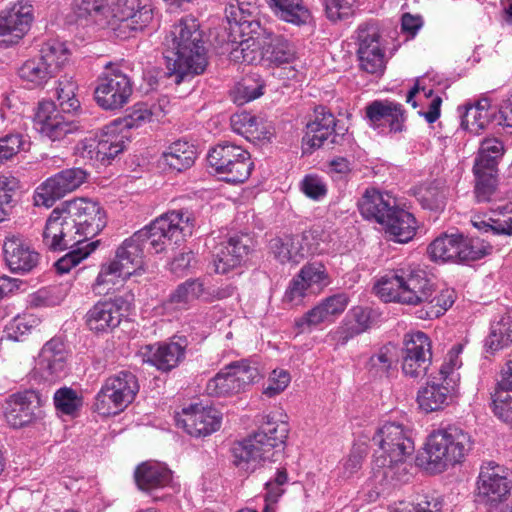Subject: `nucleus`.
Returning <instances> with one entry per match:
<instances>
[{"instance_id": "obj_1", "label": "nucleus", "mask_w": 512, "mask_h": 512, "mask_svg": "<svg viewBox=\"0 0 512 512\" xmlns=\"http://www.w3.org/2000/svg\"><path fill=\"white\" fill-rule=\"evenodd\" d=\"M106 225L99 203L78 198L55 208L46 221L43 242L50 250L89 243Z\"/></svg>"}, {"instance_id": "obj_2", "label": "nucleus", "mask_w": 512, "mask_h": 512, "mask_svg": "<svg viewBox=\"0 0 512 512\" xmlns=\"http://www.w3.org/2000/svg\"><path fill=\"white\" fill-rule=\"evenodd\" d=\"M373 441L379 445L373 460V477L382 486H396L409 481L406 459L414 452L412 430L399 422H385Z\"/></svg>"}, {"instance_id": "obj_3", "label": "nucleus", "mask_w": 512, "mask_h": 512, "mask_svg": "<svg viewBox=\"0 0 512 512\" xmlns=\"http://www.w3.org/2000/svg\"><path fill=\"white\" fill-rule=\"evenodd\" d=\"M166 65L170 77L180 84L187 77L204 72L206 49L198 21L192 16L181 18L165 38Z\"/></svg>"}, {"instance_id": "obj_4", "label": "nucleus", "mask_w": 512, "mask_h": 512, "mask_svg": "<svg viewBox=\"0 0 512 512\" xmlns=\"http://www.w3.org/2000/svg\"><path fill=\"white\" fill-rule=\"evenodd\" d=\"M287 415L274 411L263 415L258 430L250 437L235 443L231 449L232 463L240 471L253 473L267 461H273L274 449L288 437Z\"/></svg>"}, {"instance_id": "obj_5", "label": "nucleus", "mask_w": 512, "mask_h": 512, "mask_svg": "<svg viewBox=\"0 0 512 512\" xmlns=\"http://www.w3.org/2000/svg\"><path fill=\"white\" fill-rule=\"evenodd\" d=\"M472 446V438L466 430L457 425H448L428 436L425 452L418 457V461L426 470L440 473L449 466L461 463Z\"/></svg>"}, {"instance_id": "obj_6", "label": "nucleus", "mask_w": 512, "mask_h": 512, "mask_svg": "<svg viewBox=\"0 0 512 512\" xmlns=\"http://www.w3.org/2000/svg\"><path fill=\"white\" fill-rule=\"evenodd\" d=\"M376 294L385 302L421 305L434 294L435 285L424 270L403 267L380 277L374 285Z\"/></svg>"}, {"instance_id": "obj_7", "label": "nucleus", "mask_w": 512, "mask_h": 512, "mask_svg": "<svg viewBox=\"0 0 512 512\" xmlns=\"http://www.w3.org/2000/svg\"><path fill=\"white\" fill-rule=\"evenodd\" d=\"M195 218L188 211L173 210L157 217L149 225L135 232L145 251L160 253L167 242L179 244L193 233Z\"/></svg>"}, {"instance_id": "obj_8", "label": "nucleus", "mask_w": 512, "mask_h": 512, "mask_svg": "<svg viewBox=\"0 0 512 512\" xmlns=\"http://www.w3.org/2000/svg\"><path fill=\"white\" fill-rule=\"evenodd\" d=\"M225 12L231 32L242 38L231 50V59L247 64H264L265 41L259 38L262 31L260 22L239 5H230Z\"/></svg>"}, {"instance_id": "obj_9", "label": "nucleus", "mask_w": 512, "mask_h": 512, "mask_svg": "<svg viewBox=\"0 0 512 512\" xmlns=\"http://www.w3.org/2000/svg\"><path fill=\"white\" fill-rule=\"evenodd\" d=\"M145 248L136 239L135 233L123 241L117 248L115 259L104 264L95 280L94 290L102 294L100 289L103 285H116L119 279L129 278L131 275L142 270L144 266Z\"/></svg>"}, {"instance_id": "obj_10", "label": "nucleus", "mask_w": 512, "mask_h": 512, "mask_svg": "<svg viewBox=\"0 0 512 512\" xmlns=\"http://www.w3.org/2000/svg\"><path fill=\"white\" fill-rule=\"evenodd\" d=\"M491 249L478 238L443 233L429 244L427 253L434 262L464 263L483 258Z\"/></svg>"}, {"instance_id": "obj_11", "label": "nucleus", "mask_w": 512, "mask_h": 512, "mask_svg": "<svg viewBox=\"0 0 512 512\" xmlns=\"http://www.w3.org/2000/svg\"><path fill=\"white\" fill-rule=\"evenodd\" d=\"M68 59L69 51L63 43L49 42L43 45L39 57L22 64L18 74L30 88L41 87L57 75Z\"/></svg>"}, {"instance_id": "obj_12", "label": "nucleus", "mask_w": 512, "mask_h": 512, "mask_svg": "<svg viewBox=\"0 0 512 512\" xmlns=\"http://www.w3.org/2000/svg\"><path fill=\"white\" fill-rule=\"evenodd\" d=\"M138 391L136 376L132 372L121 371L105 380L96 395L95 409L102 415H116L133 402Z\"/></svg>"}, {"instance_id": "obj_13", "label": "nucleus", "mask_w": 512, "mask_h": 512, "mask_svg": "<svg viewBox=\"0 0 512 512\" xmlns=\"http://www.w3.org/2000/svg\"><path fill=\"white\" fill-rule=\"evenodd\" d=\"M133 93V82L120 64L107 63L97 79L94 91L96 103L105 110L124 107Z\"/></svg>"}, {"instance_id": "obj_14", "label": "nucleus", "mask_w": 512, "mask_h": 512, "mask_svg": "<svg viewBox=\"0 0 512 512\" xmlns=\"http://www.w3.org/2000/svg\"><path fill=\"white\" fill-rule=\"evenodd\" d=\"M208 163L228 183H243L253 169L248 151L241 146L223 142L213 147L207 156Z\"/></svg>"}, {"instance_id": "obj_15", "label": "nucleus", "mask_w": 512, "mask_h": 512, "mask_svg": "<svg viewBox=\"0 0 512 512\" xmlns=\"http://www.w3.org/2000/svg\"><path fill=\"white\" fill-rule=\"evenodd\" d=\"M259 376L258 367L248 360L231 362L208 381L206 392L215 397L232 396L244 391Z\"/></svg>"}, {"instance_id": "obj_16", "label": "nucleus", "mask_w": 512, "mask_h": 512, "mask_svg": "<svg viewBox=\"0 0 512 512\" xmlns=\"http://www.w3.org/2000/svg\"><path fill=\"white\" fill-rule=\"evenodd\" d=\"M346 128L339 127L335 116L323 106L314 110V118L306 124L303 152L312 153L321 147L332 148L340 144Z\"/></svg>"}, {"instance_id": "obj_17", "label": "nucleus", "mask_w": 512, "mask_h": 512, "mask_svg": "<svg viewBox=\"0 0 512 512\" xmlns=\"http://www.w3.org/2000/svg\"><path fill=\"white\" fill-rule=\"evenodd\" d=\"M125 136L119 131V125L113 122L105 126L99 135L85 138L76 147V154L83 159L109 163L125 148Z\"/></svg>"}, {"instance_id": "obj_18", "label": "nucleus", "mask_w": 512, "mask_h": 512, "mask_svg": "<svg viewBox=\"0 0 512 512\" xmlns=\"http://www.w3.org/2000/svg\"><path fill=\"white\" fill-rule=\"evenodd\" d=\"M401 348V368L406 377L423 378L432 363V344L427 334L421 331L407 333Z\"/></svg>"}, {"instance_id": "obj_19", "label": "nucleus", "mask_w": 512, "mask_h": 512, "mask_svg": "<svg viewBox=\"0 0 512 512\" xmlns=\"http://www.w3.org/2000/svg\"><path fill=\"white\" fill-rule=\"evenodd\" d=\"M511 488L509 469L494 461L481 465L477 480V497L480 502L496 506L507 500Z\"/></svg>"}, {"instance_id": "obj_20", "label": "nucleus", "mask_w": 512, "mask_h": 512, "mask_svg": "<svg viewBox=\"0 0 512 512\" xmlns=\"http://www.w3.org/2000/svg\"><path fill=\"white\" fill-rule=\"evenodd\" d=\"M0 17V47L17 44L28 32L33 20L30 0H19Z\"/></svg>"}, {"instance_id": "obj_21", "label": "nucleus", "mask_w": 512, "mask_h": 512, "mask_svg": "<svg viewBox=\"0 0 512 512\" xmlns=\"http://www.w3.org/2000/svg\"><path fill=\"white\" fill-rule=\"evenodd\" d=\"M221 413L200 403L191 404L182 409L177 416V425L193 437H206L221 426Z\"/></svg>"}, {"instance_id": "obj_22", "label": "nucleus", "mask_w": 512, "mask_h": 512, "mask_svg": "<svg viewBox=\"0 0 512 512\" xmlns=\"http://www.w3.org/2000/svg\"><path fill=\"white\" fill-rule=\"evenodd\" d=\"M365 119L370 128L384 132L399 133L405 129V111L400 103L389 100H374L365 107Z\"/></svg>"}, {"instance_id": "obj_23", "label": "nucleus", "mask_w": 512, "mask_h": 512, "mask_svg": "<svg viewBox=\"0 0 512 512\" xmlns=\"http://www.w3.org/2000/svg\"><path fill=\"white\" fill-rule=\"evenodd\" d=\"M34 126L43 136L52 141L60 140L78 130V125L67 119L51 101L39 103L34 116Z\"/></svg>"}, {"instance_id": "obj_24", "label": "nucleus", "mask_w": 512, "mask_h": 512, "mask_svg": "<svg viewBox=\"0 0 512 512\" xmlns=\"http://www.w3.org/2000/svg\"><path fill=\"white\" fill-rule=\"evenodd\" d=\"M350 298L346 293H337L321 300L316 306L295 320V325L302 331L332 322L347 308Z\"/></svg>"}, {"instance_id": "obj_25", "label": "nucleus", "mask_w": 512, "mask_h": 512, "mask_svg": "<svg viewBox=\"0 0 512 512\" xmlns=\"http://www.w3.org/2000/svg\"><path fill=\"white\" fill-rule=\"evenodd\" d=\"M4 260L13 273H28L39 263L40 254L20 236L6 237L3 244Z\"/></svg>"}, {"instance_id": "obj_26", "label": "nucleus", "mask_w": 512, "mask_h": 512, "mask_svg": "<svg viewBox=\"0 0 512 512\" xmlns=\"http://www.w3.org/2000/svg\"><path fill=\"white\" fill-rule=\"evenodd\" d=\"M186 348L187 340L185 338L174 337L169 342L148 345L144 356L146 362L160 371L168 372L176 368L184 359Z\"/></svg>"}, {"instance_id": "obj_27", "label": "nucleus", "mask_w": 512, "mask_h": 512, "mask_svg": "<svg viewBox=\"0 0 512 512\" xmlns=\"http://www.w3.org/2000/svg\"><path fill=\"white\" fill-rule=\"evenodd\" d=\"M67 352L60 339L49 340L41 349L37 369L46 381H55L66 375Z\"/></svg>"}, {"instance_id": "obj_28", "label": "nucleus", "mask_w": 512, "mask_h": 512, "mask_svg": "<svg viewBox=\"0 0 512 512\" xmlns=\"http://www.w3.org/2000/svg\"><path fill=\"white\" fill-rule=\"evenodd\" d=\"M37 404L38 397L33 391L10 396L4 407L6 422L13 428L29 425L38 417L35 412Z\"/></svg>"}, {"instance_id": "obj_29", "label": "nucleus", "mask_w": 512, "mask_h": 512, "mask_svg": "<svg viewBox=\"0 0 512 512\" xmlns=\"http://www.w3.org/2000/svg\"><path fill=\"white\" fill-rule=\"evenodd\" d=\"M250 239L247 236L235 235L226 242L220 243L216 247L214 256L215 272L226 274L230 270L239 266L243 259L248 255L250 246L247 242Z\"/></svg>"}, {"instance_id": "obj_30", "label": "nucleus", "mask_w": 512, "mask_h": 512, "mask_svg": "<svg viewBox=\"0 0 512 512\" xmlns=\"http://www.w3.org/2000/svg\"><path fill=\"white\" fill-rule=\"evenodd\" d=\"M123 300L118 298L97 302L86 314V324L95 332H107L121 322Z\"/></svg>"}, {"instance_id": "obj_31", "label": "nucleus", "mask_w": 512, "mask_h": 512, "mask_svg": "<svg viewBox=\"0 0 512 512\" xmlns=\"http://www.w3.org/2000/svg\"><path fill=\"white\" fill-rule=\"evenodd\" d=\"M396 206L394 197L388 193H381L374 188L366 189L358 202L361 215L366 219L375 220L381 225L385 223Z\"/></svg>"}, {"instance_id": "obj_32", "label": "nucleus", "mask_w": 512, "mask_h": 512, "mask_svg": "<svg viewBox=\"0 0 512 512\" xmlns=\"http://www.w3.org/2000/svg\"><path fill=\"white\" fill-rule=\"evenodd\" d=\"M172 480L171 471L158 462H145L139 465L135 471V481L138 488L153 495L155 500L162 499L154 493L167 487Z\"/></svg>"}, {"instance_id": "obj_33", "label": "nucleus", "mask_w": 512, "mask_h": 512, "mask_svg": "<svg viewBox=\"0 0 512 512\" xmlns=\"http://www.w3.org/2000/svg\"><path fill=\"white\" fill-rule=\"evenodd\" d=\"M452 400V392L448 381L437 383L428 382L417 393V403L426 413L434 412L446 407Z\"/></svg>"}, {"instance_id": "obj_34", "label": "nucleus", "mask_w": 512, "mask_h": 512, "mask_svg": "<svg viewBox=\"0 0 512 512\" xmlns=\"http://www.w3.org/2000/svg\"><path fill=\"white\" fill-rule=\"evenodd\" d=\"M383 226L393 239L399 243L410 241L416 233V220L414 216L404 209L395 207Z\"/></svg>"}, {"instance_id": "obj_35", "label": "nucleus", "mask_w": 512, "mask_h": 512, "mask_svg": "<svg viewBox=\"0 0 512 512\" xmlns=\"http://www.w3.org/2000/svg\"><path fill=\"white\" fill-rule=\"evenodd\" d=\"M372 324L371 311L361 306L353 307L347 314L345 322L335 332L338 341L347 343L351 338L367 331Z\"/></svg>"}, {"instance_id": "obj_36", "label": "nucleus", "mask_w": 512, "mask_h": 512, "mask_svg": "<svg viewBox=\"0 0 512 512\" xmlns=\"http://www.w3.org/2000/svg\"><path fill=\"white\" fill-rule=\"evenodd\" d=\"M196 157L197 152L194 145L182 140L173 142L162 153L164 163L177 172L190 168Z\"/></svg>"}, {"instance_id": "obj_37", "label": "nucleus", "mask_w": 512, "mask_h": 512, "mask_svg": "<svg viewBox=\"0 0 512 512\" xmlns=\"http://www.w3.org/2000/svg\"><path fill=\"white\" fill-rule=\"evenodd\" d=\"M143 2L139 8L133 7L132 15L122 24H118L115 28L117 36L121 38H129L143 29L151 22L153 18V9L151 0H141Z\"/></svg>"}, {"instance_id": "obj_38", "label": "nucleus", "mask_w": 512, "mask_h": 512, "mask_svg": "<svg viewBox=\"0 0 512 512\" xmlns=\"http://www.w3.org/2000/svg\"><path fill=\"white\" fill-rule=\"evenodd\" d=\"M71 8L77 22L91 25L106 18L109 4L107 0H73Z\"/></svg>"}, {"instance_id": "obj_39", "label": "nucleus", "mask_w": 512, "mask_h": 512, "mask_svg": "<svg viewBox=\"0 0 512 512\" xmlns=\"http://www.w3.org/2000/svg\"><path fill=\"white\" fill-rule=\"evenodd\" d=\"M492 115L489 99L481 98L476 103L466 107V111L462 116L461 126L471 133L479 134L489 125Z\"/></svg>"}, {"instance_id": "obj_40", "label": "nucleus", "mask_w": 512, "mask_h": 512, "mask_svg": "<svg viewBox=\"0 0 512 512\" xmlns=\"http://www.w3.org/2000/svg\"><path fill=\"white\" fill-rule=\"evenodd\" d=\"M268 41H265L264 64L282 65L290 63L295 59L294 46L283 36L273 35L269 36Z\"/></svg>"}, {"instance_id": "obj_41", "label": "nucleus", "mask_w": 512, "mask_h": 512, "mask_svg": "<svg viewBox=\"0 0 512 512\" xmlns=\"http://www.w3.org/2000/svg\"><path fill=\"white\" fill-rule=\"evenodd\" d=\"M505 152L504 144L497 138L484 139L474 159V168L498 172V164Z\"/></svg>"}, {"instance_id": "obj_42", "label": "nucleus", "mask_w": 512, "mask_h": 512, "mask_svg": "<svg viewBox=\"0 0 512 512\" xmlns=\"http://www.w3.org/2000/svg\"><path fill=\"white\" fill-rule=\"evenodd\" d=\"M230 123L232 130L248 141H257L266 137L264 126L249 112L241 111L233 114Z\"/></svg>"}, {"instance_id": "obj_43", "label": "nucleus", "mask_w": 512, "mask_h": 512, "mask_svg": "<svg viewBox=\"0 0 512 512\" xmlns=\"http://www.w3.org/2000/svg\"><path fill=\"white\" fill-rule=\"evenodd\" d=\"M68 194L66 186L55 174L40 184L33 195L35 206H43L45 208L52 207L55 202Z\"/></svg>"}, {"instance_id": "obj_44", "label": "nucleus", "mask_w": 512, "mask_h": 512, "mask_svg": "<svg viewBox=\"0 0 512 512\" xmlns=\"http://www.w3.org/2000/svg\"><path fill=\"white\" fill-rule=\"evenodd\" d=\"M455 291L445 288L440 291L435 289L434 294L423 303L424 308L418 313L421 319H435L443 315L455 302Z\"/></svg>"}, {"instance_id": "obj_45", "label": "nucleus", "mask_w": 512, "mask_h": 512, "mask_svg": "<svg viewBox=\"0 0 512 512\" xmlns=\"http://www.w3.org/2000/svg\"><path fill=\"white\" fill-rule=\"evenodd\" d=\"M269 5L282 20L292 24L306 23L310 17L302 0H269Z\"/></svg>"}, {"instance_id": "obj_46", "label": "nucleus", "mask_w": 512, "mask_h": 512, "mask_svg": "<svg viewBox=\"0 0 512 512\" xmlns=\"http://www.w3.org/2000/svg\"><path fill=\"white\" fill-rule=\"evenodd\" d=\"M395 357L396 349L393 344L382 346L369 358L367 363L369 374L374 378L388 377L394 367Z\"/></svg>"}, {"instance_id": "obj_47", "label": "nucleus", "mask_w": 512, "mask_h": 512, "mask_svg": "<svg viewBox=\"0 0 512 512\" xmlns=\"http://www.w3.org/2000/svg\"><path fill=\"white\" fill-rule=\"evenodd\" d=\"M311 294H318L331 283L327 268L320 262L305 264L298 273Z\"/></svg>"}, {"instance_id": "obj_48", "label": "nucleus", "mask_w": 512, "mask_h": 512, "mask_svg": "<svg viewBox=\"0 0 512 512\" xmlns=\"http://www.w3.org/2000/svg\"><path fill=\"white\" fill-rule=\"evenodd\" d=\"M475 176L474 194L477 202H489L496 193L498 186V172L487 171L473 167Z\"/></svg>"}, {"instance_id": "obj_49", "label": "nucleus", "mask_w": 512, "mask_h": 512, "mask_svg": "<svg viewBox=\"0 0 512 512\" xmlns=\"http://www.w3.org/2000/svg\"><path fill=\"white\" fill-rule=\"evenodd\" d=\"M416 196L423 208L437 211L442 210L445 206L446 190L444 185L438 181L421 186Z\"/></svg>"}, {"instance_id": "obj_50", "label": "nucleus", "mask_w": 512, "mask_h": 512, "mask_svg": "<svg viewBox=\"0 0 512 512\" xmlns=\"http://www.w3.org/2000/svg\"><path fill=\"white\" fill-rule=\"evenodd\" d=\"M98 245V241L84 243L67 247L69 252L55 262V268L58 273L63 274L69 272L73 267L78 265L83 259L88 257ZM66 250V248H64ZM63 251V249L61 250Z\"/></svg>"}, {"instance_id": "obj_51", "label": "nucleus", "mask_w": 512, "mask_h": 512, "mask_svg": "<svg viewBox=\"0 0 512 512\" xmlns=\"http://www.w3.org/2000/svg\"><path fill=\"white\" fill-rule=\"evenodd\" d=\"M443 498L437 493H427L421 495L417 502L409 503L400 501L395 504L394 512H442Z\"/></svg>"}, {"instance_id": "obj_52", "label": "nucleus", "mask_w": 512, "mask_h": 512, "mask_svg": "<svg viewBox=\"0 0 512 512\" xmlns=\"http://www.w3.org/2000/svg\"><path fill=\"white\" fill-rule=\"evenodd\" d=\"M77 85L72 78L63 77L58 81L55 94L58 106L62 112L69 114L80 108V101L76 97Z\"/></svg>"}, {"instance_id": "obj_53", "label": "nucleus", "mask_w": 512, "mask_h": 512, "mask_svg": "<svg viewBox=\"0 0 512 512\" xmlns=\"http://www.w3.org/2000/svg\"><path fill=\"white\" fill-rule=\"evenodd\" d=\"M264 83L261 79L249 76L237 83L231 92L232 99L237 105L257 99L263 94Z\"/></svg>"}, {"instance_id": "obj_54", "label": "nucleus", "mask_w": 512, "mask_h": 512, "mask_svg": "<svg viewBox=\"0 0 512 512\" xmlns=\"http://www.w3.org/2000/svg\"><path fill=\"white\" fill-rule=\"evenodd\" d=\"M512 343V311L491 325L489 346L498 350Z\"/></svg>"}, {"instance_id": "obj_55", "label": "nucleus", "mask_w": 512, "mask_h": 512, "mask_svg": "<svg viewBox=\"0 0 512 512\" xmlns=\"http://www.w3.org/2000/svg\"><path fill=\"white\" fill-rule=\"evenodd\" d=\"M356 40L358 45V56L362 55L365 50H371L372 52L385 51L380 43L379 28L374 23H364L359 25L356 31Z\"/></svg>"}, {"instance_id": "obj_56", "label": "nucleus", "mask_w": 512, "mask_h": 512, "mask_svg": "<svg viewBox=\"0 0 512 512\" xmlns=\"http://www.w3.org/2000/svg\"><path fill=\"white\" fill-rule=\"evenodd\" d=\"M158 111H162V105H153L149 108L147 104L138 103L133 106L131 112L124 118L126 128H137L144 123L150 122L153 116H158Z\"/></svg>"}, {"instance_id": "obj_57", "label": "nucleus", "mask_w": 512, "mask_h": 512, "mask_svg": "<svg viewBox=\"0 0 512 512\" xmlns=\"http://www.w3.org/2000/svg\"><path fill=\"white\" fill-rule=\"evenodd\" d=\"M36 323L37 319L32 315L24 314L14 317L5 328V339L20 341L21 337L29 333Z\"/></svg>"}, {"instance_id": "obj_58", "label": "nucleus", "mask_w": 512, "mask_h": 512, "mask_svg": "<svg viewBox=\"0 0 512 512\" xmlns=\"http://www.w3.org/2000/svg\"><path fill=\"white\" fill-rule=\"evenodd\" d=\"M492 405L497 418L503 422L512 423V393L510 391L496 389Z\"/></svg>"}, {"instance_id": "obj_59", "label": "nucleus", "mask_w": 512, "mask_h": 512, "mask_svg": "<svg viewBox=\"0 0 512 512\" xmlns=\"http://www.w3.org/2000/svg\"><path fill=\"white\" fill-rule=\"evenodd\" d=\"M360 68L373 75H381L385 70V51L372 52L365 50L358 56Z\"/></svg>"}, {"instance_id": "obj_60", "label": "nucleus", "mask_w": 512, "mask_h": 512, "mask_svg": "<svg viewBox=\"0 0 512 512\" xmlns=\"http://www.w3.org/2000/svg\"><path fill=\"white\" fill-rule=\"evenodd\" d=\"M54 404L62 413L72 414L81 406V400L73 389L65 387L55 392Z\"/></svg>"}, {"instance_id": "obj_61", "label": "nucleus", "mask_w": 512, "mask_h": 512, "mask_svg": "<svg viewBox=\"0 0 512 512\" xmlns=\"http://www.w3.org/2000/svg\"><path fill=\"white\" fill-rule=\"evenodd\" d=\"M24 146L21 134H7L0 137V165L15 156Z\"/></svg>"}, {"instance_id": "obj_62", "label": "nucleus", "mask_w": 512, "mask_h": 512, "mask_svg": "<svg viewBox=\"0 0 512 512\" xmlns=\"http://www.w3.org/2000/svg\"><path fill=\"white\" fill-rule=\"evenodd\" d=\"M356 0H325L326 15L331 21H338L350 16Z\"/></svg>"}, {"instance_id": "obj_63", "label": "nucleus", "mask_w": 512, "mask_h": 512, "mask_svg": "<svg viewBox=\"0 0 512 512\" xmlns=\"http://www.w3.org/2000/svg\"><path fill=\"white\" fill-rule=\"evenodd\" d=\"M303 279L297 274L289 283L285 294L283 296V302L290 304L291 306L298 305L302 302L303 298L309 294L308 287Z\"/></svg>"}, {"instance_id": "obj_64", "label": "nucleus", "mask_w": 512, "mask_h": 512, "mask_svg": "<svg viewBox=\"0 0 512 512\" xmlns=\"http://www.w3.org/2000/svg\"><path fill=\"white\" fill-rule=\"evenodd\" d=\"M463 351V345L458 343L454 345L446 355V358L439 370L442 380L446 382L450 376L453 375L455 369H458L462 365L460 354Z\"/></svg>"}]
</instances>
